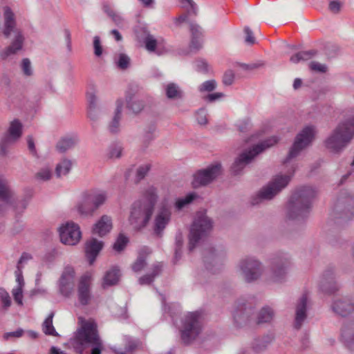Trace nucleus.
<instances>
[{
  "label": "nucleus",
  "mask_w": 354,
  "mask_h": 354,
  "mask_svg": "<svg viewBox=\"0 0 354 354\" xmlns=\"http://www.w3.org/2000/svg\"><path fill=\"white\" fill-rule=\"evenodd\" d=\"M23 288L22 286H17L12 291L14 299L19 305L23 304Z\"/></svg>",
  "instance_id": "obj_55"
},
{
  "label": "nucleus",
  "mask_w": 354,
  "mask_h": 354,
  "mask_svg": "<svg viewBox=\"0 0 354 354\" xmlns=\"http://www.w3.org/2000/svg\"><path fill=\"white\" fill-rule=\"evenodd\" d=\"M196 68L200 73H207L209 72V65L205 60L198 59L196 61Z\"/></svg>",
  "instance_id": "obj_57"
},
{
  "label": "nucleus",
  "mask_w": 354,
  "mask_h": 354,
  "mask_svg": "<svg viewBox=\"0 0 354 354\" xmlns=\"http://www.w3.org/2000/svg\"><path fill=\"white\" fill-rule=\"evenodd\" d=\"M278 140L277 137L272 136L254 145L251 149L242 152L231 167L232 174L234 176L239 175L245 167L250 164L256 156L265 149L272 147L277 143Z\"/></svg>",
  "instance_id": "obj_8"
},
{
  "label": "nucleus",
  "mask_w": 354,
  "mask_h": 354,
  "mask_svg": "<svg viewBox=\"0 0 354 354\" xmlns=\"http://www.w3.org/2000/svg\"><path fill=\"white\" fill-rule=\"evenodd\" d=\"M77 137L66 136L62 138L56 145L57 150L60 153H64L66 151L73 148L77 143Z\"/></svg>",
  "instance_id": "obj_33"
},
{
  "label": "nucleus",
  "mask_w": 354,
  "mask_h": 354,
  "mask_svg": "<svg viewBox=\"0 0 354 354\" xmlns=\"http://www.w3.org/2000/svg\"><path fill=\"white\" fill-rule=\"evenodd\" d=\"M244 32L245 34V42L248 45H253L255 43V37L252 30L248 26H245Z\"/></svg>",
  "instance_id": "obj_58"
},
{
  "label": "nucleus",
  "mask_w": 354,
  "mask_h": 354,
  "mask_svg": "<svg viewBox=\"0 0 354 354\" xmlns=\"http://www.w3.org/2000/svg\"><path fill=\"white\" fill-rule=\"evenodd\" d=\"M94 53L96 56L100 57L102 54V47L101 46L100 39L98 36L93 38Z\"/></svg>",
  "instance_id": "obj_60"
},
{
  "label": "nucleus",
  "mask_w": 354,
  "mask_h": 354,
  "mask_svg": "<svg viewBox=\"0 0 354 354\" xmlns=\"http://www.w3.org/2000/svg\"><path fill=\"white\" fill-rule=\"evenodd\" d=\"M50 176L51 172L48 169H43L36 174L37 178L42 180H48L50 178Z\"/></svg>",
  "instance_id": "obj_63"
},
{
  "label": "nucleus",
  "mask_w": 354,
  "mask_h": 354,
  "mask_svg": "<svg viewBox=\"0 0 354 354\" xmlns=\"http://www.w3.org/2000/svg\"><path fill=\"white\" fill-rule=\"evenodd\" d=\"M217 86V83L216 80H207L204 82H203L199 86H198V91L201 93H205V92H212L214 90L216 89Z\"/></svg>",
  "instance_id": "obj_47"
},
{
  "label": "nucleus",
  "mask_w": 354,
  "mask_h": 354,
  "mask_svg": "<svg viewBox=\"0 0 354 354\" xmlns=\"http://www.w3.org/2000/svg\"><path fill=\"white\" fill-rule=\"evenodd\" d=\"M53 317L54 313L51 312L43 322L42 330L43 332L47 335L57 337L59 336V334L57 333L53 325Z\"/></svg>",
  "instance_id": "obj_39"
},
{
  "label": "nucleus",
  "mask_w": 354,
  "mask_h": 354,
  "mask_svg": "<svg viewBox=\"0 0 354 354\" xmlns=\"http://www.w3.org/2000/svg\"><path fill=\"white\" fill-rule=\"evenodd\" d=\"M239 267L242 277L248 283L257 281L263 272L262 263L252 257L242 259L239 262Z\"/></svg>",
  "instance_id": "obj_12"
},
{
  "label": "nucleus",
  "mask_w": 354,
  "mask_h": 354,
  "mask_svg": "<svg viewBox=\"0 0 354 354\" xmlns=\"http://www.w3.org/2000/svg\"><path fill=\"white\" fill-rule=\"evenodd\" d=\"M341 341L349 350H354V319L345 323L341 330Z\"/></svg>",
  "instance_id": "obj_25"
},
{
  "label": "nucleus",
  "mask_w": 354,
  "mask_h": 354,
  "mask_svg": "<svg viewBox=\"0 0 354 354\" xmlns=\"http://www.w3.org/2000/svg\"><path fill=\"white\" fill-rule=\"evenodd\" d=\"M20 66L24 76L30 77L33 75V69L28 58L22 59Z\"/></svg>",
  "instance_id": "obj_46"
},
{
  "label": "nucleus",
  "mask_w": 354,
  "mask_h": 354,
  "mask_svg": "<svg viewBox=\"0 0 354 354\" xmlns=\"http://www.w3.org/2000/svg\"><path fill=\"white\" fill-rule=\"evenodd\" d=\"M3 18V35L8 38L12 32L15 34L10 44L1 53V58L6 60L8 57L16 55L23 49L25 37L21 30L17 28L15 16L10 8H4Z\"/></svg>",
  "instance_id": "obj_4"
},
{
  "label": "nucleus",
  "mask_w": 354,
  "mask_h": 354,
  "mask_svg": "<svg viewBox=\"0 0 354 354\" xmlns=\"http://www.w3.org/2000/svg\"><path fill=\"white\" fill-rule=\"evenodd\" d=\"M295 171V167L291 165L290 169L288 171V174L276 175L266 186L263 187L256 195L252 196L251 204L256 205L263 201L272 199L288 185Z\"/></svg>",
  "instance_id": "obj_6"
},
{
  "label": "nucleus",
  "mask_w": 354,
  "mask_h": 354,
  "mask_svg": "<svg viewBox=\"0 0 354 354\" xmlns=\"http://www.w3.org/2000/svg\"><path fill=\"white\" fill-rule=\"evenodd\" d=\"M203 315L200 311L189 312L181 319L180 335L182 343L188 346L192 344L202 333Z\"/></svg>",
  "instance_id": "obj_7"
},
{
  "label": "nucleus",
  "mask_w": 354,
  "mask_h": 354,
  "mask_svg": "<svg viewBox=\"0 0 354 354\" xmlns=\"http://www.w3.org/2000/svg\"><path fill=\"white\" fill-rule=\"evenodd\" d=\"M308 297L304 294L297 301L295 308L294 328L299 330L307 318Z\"/></svg>",
  "instance_id": "obj_23"
},
{
  "label": "nucleus",
  "mask_w": 354,
  "mask_h": 354,
  "mask_svg": "<svg viewBox=\"0 0 354 354\" xmlns=\"http://www.w3.org/2000/svg\"><path fill=\"white\" fill-rule=\"evenodd\" d=\"M222 171L220 163H216L207 167L205 169L197 171L193 176L192 186L198 188L206 186L214 181Z\"/></svg>",
  "instance_id": "obj_13"
},
{
  "label": "nucleus",
  "mask_w": 354,
  "mask_h": 354,
  "mask_svg": "<svg viewBox=\"0 0 354 354\" xmlns=\"http://www.w3.org/2000/svg\"><path fill=\"white\" fill-rule=\"evenodd\" d=\"M77 212L82 216H92L95 209L93 208L91 203L87 197L83 202L79 203L77 206Z\"/></svg>",
  "instance_id": "obj_40"
},
{
  "label": "nucleus",
  "mask_w": 354,
  "mask_h": 354,
  "mask_svg": "<svg viewBox=\"0 0 354 354\" xmlns=\"http://www.w3.org/2000/svg\"><path fill=\"white\" fill-rule=\"evenodd\" d=\"M254 314V308L244 298L239 299L232 313L234 324L238 327H243L250 323Z\"/></svg>",
  "instance_id": "obj_14"
},
{
  "label": "nucleus",
  "mask_w": 354,
  "mask_h": 354,
  "mask_svg": "<svg viewBox=\"0 0 354 354\" xmlns=\"http://www.w3.org/2000/svg\"><path fill=\"white\" fill-rule=\"evenodd\" d=\"M335 210L337 212L336 218L339 223L352 219L354 216V197L348 195L338 198Z\"/></svg>",
  "instance_id": "obj_15"
},
{
  "label": "nucleus",
  "mask_w": 354,
  "mask_h": 354,
  "mask_svg": "<svg viewBox=\"0 0 354 354\" xmlns=\"http://www.w3.org/2000/svg\"><path fill=\"white\" fill-rule=\"evenodd\" d=\"M165 95L168 99L178 100L184 96L183 91L179 86L174 82L167 84L165 87Z\"/></svg>",
  "instance_id": "obj_34"
},
{
  "label": "nucleus",
  "mask_w": 354,
  "mask_h": 354,
  "mask_svg": "<svg viewBox=\"0 0 354 354\" xmlns=\"http://www.w3.org/2000/svg\"><path fill=\"white\" fill-rule=\"evenodd\" d=\"M223 257L222 251H218L214 248H209L205 251L204 263L206 270L212 273H216L218 268H214V265L218 264Z\"/></svg>",
  "instance_id": "obj_24"
},
{
  "label": "nucleus",
  "mask_w": 354,
  "mask_h": 354,
  "mask_svg": "<svg viewBox=\"0 0 354 354\" xmlns=\"http://www.w3.org/2000/svg\"><path fill=\"white\" fill-rule=\"evenodd\" d=\"M158 198L157 189L151 186L145 190L140 199L132 204L129 221L134 229L140 230L147 225Z\"/></svg>",
  "instance_id": "obj_1"
},
{
  "label": "nucleus",
  "mask_w": 354,
  "mask_h": 354,
  "mask_svg": "<svg viewBox=\"0 0 354 354\" xmlns=\"http://www.w3.org/2000/svg\"><path fill=\"white\" fill-rule=\"evenodd\" d=\"M151 169V165L149 163L140 165L136 173V180L140 182L141 180L145 178L149 170Z\"/></svg>",
  "instance_id": "obj_45"
},
{
  "label": "nucleus",
  "mask_w": 354,
  "mask_h": 354,
  "mask_svg": "<svg viewBox=\"0 0 354 354\" xmlns=\"http://www.w3.org/2000/svg\"><path fill=\"white\" fill-rule=\"evenodd\" d=\"M290 266V257L287 253L280 252L275 254L270 260L269 279L275 283L284 281Z\"/></svg>",
  "instance_id": "obj_10"
},
{
  "label": "nucleus",
  "mask_w": 354,
  "mask_h": 354,
  "mask_svg": "<svg viewBox=\"0 0 354 354\" xmlns=\"http://www.w3.org/2000/svg\"><path fill=\"white\" fill-rule=\"evenodd\" d=\"M72 162L71 160L64 159L61 162L57 165L55 168L56 176L59 178L68 174L71 169Z\"/></svg>",
  "instance_id": "obj_42"
},
{
  "label": "nucleus",
  "mask_w": 354,
  "mask_h": 354,
  "mask_svg": "<svg viewBox=\"0 0 354 354\" xmlns=\"http://www.w3.org/2000/svg\"><path fill=\"white\" fill-rule=\"evenodd\" d=\"M11 86V80L10 77L6 75L3 74L1 77L0 80V88L3 91L6 93H8L10 90Z\"/></svg>",
  "instance_id": "obj_52"
},
{
  "label": "nucleus",
  "mask_w": 354,
  "mask_h": 354,
  "mask_svg": "<svg viewBox=\"0 0 354 354\" xmlns=\"http://www.w3.org/2000/svg\"><path fill=\"white\" fill-rule=\"evenodd\" d=\"M75 272L73 267L66 266L59 280V290L64 297H69L74 288Z\"/></svg>",
  "instance_id": "obj_18"
},
{
  "label": "nucleus",
  "mask_w": 354,
  "mask_h": 354,
  "mask_svg": "<svg viewBox=\"0 0 354 354\" xmlns=\"http://www.w3.org/2000/svg\"><path fill=\"white\" fill-rule=\"evenodd\" d=\"M122 100L118 99L116 101V108L114 111V115L108 127L109 131L111 133H117L120 131V120L122 118Z\"/></svg>",
  "instance_id": "obj_28"
},
{
  "label": "nucleus",
  "mask_w": 354,
  "mask_h": 354,
  "mask_svg": "<svg viewBox=\"0 0 354 354\" xmlns=\"http://www.w3.org/2000/svg\"><path fill=\"white\" fill-rule=\"evenodd\" d=\"M197 197L198 195L195 192H190L185 197L178 198L176 201L175 207L177 209L180 210L186 205L190 204Z\"/></svg>",
  "instance_id": "obj_43"
},
{
  "label": "nucleus",
  "mask_w": 354,
  "mask_h": 354,
  "mask_svg": "<svg viewBox=\"0 0 354 354\" xmlns=\"http://www.w3.org/2000/svg\"><path fill=\"white\" fill-rule=\"evenodd\" d=\"M87 100L88 104V116L90 119H93V118H92V111L96 109L97 97L93 93H88Z\"/></svg>",
  "instance_id": "obj_49"
},
{
  "label": "nucleus",
  "mask_w": 354,
  "mask_h": 354,
  "mask_svg": "<svg viewBox=\"0 0 354 354\" xmlns=\"http://www.w3.org/2000/svg\"><path fill=\"white\" fill-rule=\"evenodd\" d=\"M339 288V285L335 281L334 268L332 267L327 268L321 277L319 289L325 294L332 295L338 291Z\"/></svg>",
  "instance_id": "obj_19"
},
{
  "label": "nucleus",
  "mask_w": 354,
  "mask_h": 354,
  "mask_svg": "<svg viewBox=\"0 0 354 354\" xmlns=\"http://www.w3.org/2000/svg\"><path fill=\"white\" fill-rule=\"evenodd\" d=\"M207 116V110L204 108L198 109L196 113V120L201 125H205L207 124L208 120Z\"/></svg>",
  "instance_id": "obj_53"
},
{
  "label": "nucleus",
  "mask_w": 354,
  "mask_h": 354,
  "mask_svg": "<svg viewBox=\"0 0 354 354\" xmlns=\"http://www.w3.org/2000/svg\"><path fill=\"white\" fill-rule=\"evenodd\" d=\"M13 197V192L10 189L6 180L0 179V201L9 203Z\"/></svg>",
  "instance_id": "obj_38"
},
{
  "label": "nucleus",
  "mask_w": 354,
  "mask_h": 354,
  "mask_svg": "<svg viewBox=\"0 0 354 354\" xmlns=\"http://www.w3.org/2000/svg\"><path fill=\"white\" fill-rule=\"evenodd\" d=\"M315 129L313 126L304 127L296 136L292 146L290 147L288 154L283 161V164H288L290 160L297 157L300 152L309 146L315 138Z\"/></svg>",
  "instance_id": "obj_11"
},
{
  "label": "nucleus",
  "mask_w": 354,
  "mask_h": 354,
  "mask_svg": "<svg viewBox=\"0 0 354 354\" xmlns=\"http://www.w3.org/2000/svg\"><path fill=\"white\" fill-rule=\"evenodd\" d=\"M147 263L145 257L140 256L132 265V270L135 272H140L145 267Z\"/></svg>",
  "instance_id": "obj_54"
},
{
  "label": "nucleus",
  "mask_w": 354,
  "mask_h": 354,
  "mask_svg": "<svg viewBox=\"0 0 354 354\" xmlns=\"http://www.w3.org/2000/svg\"><path fill=\"white\" fill-rule=\"evenodd\" d=\"M127 108L131 111L133 113H140L145 106L143 101L137 98V97L131 92L126 94Z\"/></svg>",
  "instance_id": "obj_30"
},
{
  "label": "nucleus",
  "mask_w": 354,
  "mask_h": 354,
  "mask_svg": "<svg viewBox=\"0 0 354 354\" xmlns=\"http://www.w3.org/2000/svg\"><path fill=\"white\" fill-rule=\"evenodd\" d=\"M316 191L310 186H301L292 193L287 205V217L290 220L301 221L306 218L310 212L312 201Z\"/></svg>",
  "instance_id": "obj_3"
},
{
  "label": "nucleus",
  "mask_w": 354,
  "mask_h": 354,
  "mask_svg": "<svg viewBox=\"0 0 354 354\" xmlns=\"http://www.w3.org/2000/svg\"><path fill=\"white\" fill-rule=\"evenodd\" d=\"M234 80V73L232 70H227L225 72L223 77V83L225 86L232 84Z\"/></svg>",
  "instance_id": "obj_56"
},
{
  "label": "nucleus",
  "mask_w": 354,
  "mask_h": 354,
  "mask_svg": "<svg viewBox=\"0 0 354 354\" xmlns=\"http://www.w3.org/2000/svg\"><path fill=\"white\" fill-rule=\"evenodd\" d=\"M171 207L165 203H162L158 208L153 221V230L156 236H162L165 229L171 221Z\"/></svg>",
  "instance_id": "obj_16"
},
{
  "label": "nucleus",
  "mask_w": 354,
  "mask_h": 354,
  "mask_svg": "<svg viewBox=\"0 0 354 354\" xmlns=\"http://www.w3.org/2000/svg\"><path fill=\"white\" fill-rule=\"evenodd\" d=\"M103 242L98 241L95 238H92L87 241L85 244L86 257L90 265L95 261L97 256L103 248Z\"/></svg>",
  "instance_id": "obj_26"
},
{
  "label": "nucleus",
  "mask_w": 354,
  "mask_h": 354,
  "mask_svg": "<svg viewBox=\"0 0 354 354\" xmlns=\"http://www.w3.org/2000/svg\"><path fill=\"white\" fill-rule=\"evenodd\" d=\"M22 133V124L17 119L11 122L8 133L4 136H8L12 141H15L19 138Z\"/></svg>",
  "instance_id": "obj_36"
},
{
  "label": "nucleus",
  "mask_w": 354,
  "mask_h": 354,
  "mask_svg": "<svg viewBox=\"0 0 354 354\" xmlns=\"http://www.w3.org/2000/svg\"><path fill=\"white\" fill-rule=\"evenodd\" d=\"M24 333V330L22 328H19L17 330H16L15 331L8 332V333H4L3 338L6 340L8 339L10 337L19 338V337H22Z\"/></svg>",
  "instance_id": "obj_61"
},
{
  "label": "nucleus",
  "mask_w": 354,
  "mask_h": 354,
  "mask_svg": "<svg viewBox=\"0 0 354 354\" xmlns=\"http://www.w3.org/2000/svg\"><path fill=\"white\" fill-rule=\"evenodd\" d=\"M112 229V220L110 216L103 215L94 225L92 229L93 234L102 237L109 233Z\"/></svg>",
  "instance_id": "obj_27"
},
{
  "label": "nucleus",
  "mask_w": 354,
  "mask_h": 354,
  "mask_svg": "<svg viewBox=\"0 0 354 354\" xmlns=\"http://www.w3.org/2000/svg\"><path fill=\"white\" fill-rule=\"evenodd\" d=\"M354 137V118L340 122L327 138L325 145L333 153L342 151Z\"/></svg>",
  "instance_id": "obj_5"
},
{
  "label": "nucleus",
  "mask_w": 354,
  "mask_h": 354,
  "mask_svg": "<svg viewBox=\"0 0 354 354\" xmlns=\"http://www.w3.org/2000/svg\"><path fill=\"white\" fill-rule=\"evenodd\" d=\"M77 298L80 304L83 306L88 305L91 300V279L88 274H84L79 279Z\"/></svg>",
  "instance_id": "obj_20"
},
{
  "label": "nucleus",
  "mask_w": 354,
  "mask_h": 354,
  "mask_svg": "<svg viewBox=\"0 0 354 354\" xmlns=\"http://www.w3.org/2000/svg\"><path fill=\"white\" fill-rule=\"evenodd\" d=\"M317 50L315 49L300 51L292 55L290 58V61L293 64H297L300 62L308 61L314 57L315 55H317Z\"/></svg>",
  "instance_id": "obj_37"
},
{
  "label": "nucleus",
  "mask_w": 354,
  "mask_h": 354,
  "mask_svg": "<svg viewBox=\"0 0 354 354\" xmlns=\"http://www.w3.org/2000/svg\"><path fill=\"white\" fill-rule=\"evenodd\" d=\"M8 203H11L15 211L19 214L21 213L28 206V201L25 198L15 201H11V199H10V202Z\"/></svg>",
  "instance_id": "obj_50"
},
{
  "label": "nucleus",
  "mask_w": 354,
  "mask_h": 354,
  "mask_svg": "<svg viewBox=\"0 0 354 354\" xmlns=\"http://www.w3.org/2000/svg\"><path fill=\"white\" fill-rule=\"evenodd\" d=\"M122 148L119 145H113L110 149L111 158H120L121 156Z\"/></svg>",
  "instance_id": "obj_62"
},
{
  "label": "nucleus",
  "mask_w": 354,
  "mask_h": 354,
  "mask_svg": "<svg viewBox=\"0 0 354 354\" xmlns=\"http://www.w3.org/2000/svg\"><path fill=\"white\" fill-rule=\"evenodd\" d=\"M0 299L2 303V308L7 310L12 302L9 293L3 288H0Z\"/></svg>",
  "instance_id": "obj_48"
},
{
  "label": "nucleus",
  "mask_w": 354,
  "mask_h": 354,
  "mask_svg": "<svg viewBox=\"0 0 354 354\" xmlns=\"http://www.w3.org/2000/svg\"><path fill=\"white\" fill-rule=\"evenodd\" d=\"M330 310L337 315L346 317L354 312V302L348 297L336 298L331 303Z\"/></svg>",
  "instance_id": "obj_21"
},
{
  "label": "nucleus",
  "mask_w": 354,
  "mask_h": 354,
  "mask_svg": "<svg viewBox=\"0 0 354 354\" xmlns=\"http://www.w3.org/2000/svg\"><path fill=\"white\" fill-rule=\"evenodd\" d=\"M116 64L120 69L125 70L130 65V58L126 54L120 53L118 55Z\"/></svg>",
  "instance_id": "obj_51"
},
{
  "label": "nucleus",
  "mask_w": 354,
  "mask_h": 354,
  "mask_svg": "<svg viewBox=\"0 0 354 354\" xmlns=\"http://www.w3.org/2000/svg\"><path fill=\"white\" fill-rule=\"evenodd\" d=\"M309 66L312 71L319 73H326L327 71V66L325 64H322L317 62H311Z\"/></svg>",
  "instance_id": "obj_59"
},
{
  "label": "nucleus",
  "mask_w": 354,
  "mask_h": 354,
  "mask_svg": "<svg viewBox=\"0 0 354 354\" xmlns=\"http://www.w3.org/2000/svg\"><path fill=\"white\" fill-rule=\"evenodd\" d=\"M190 31L192 34L190 48L192 50H198L202 47V29L198 25L196 24H191Z\"/></svg>",
  "instance_id": "obj_29"
},
{
  "label": "nucleus",
  "mask_w": 354,
  "mask_h": 354,
  "mask_svg": "<svg viewBox=\"0 0 354 354\" xmlns=\"http://www.w3.org/2000/svg\"><path fill=\"white\" fill-rule=\"evenodd\" d=\"M141 30L145 33V37L143 41L145 44L146 49L149 52H155L158 45V41L150 34L147 29H141Z\"/></svg>",
  "instance_id": "obj_41"
},
{
  "label": "nucleus",
  "mask_w": 354,
  "mask_h": 354,
  "mask_svg": "<svg viewBox=\"0 0 354 354\" xmlns=\"http://www.w3.org/2000/svg\"><path fill=\"white\" fill-rule=\"evenodd\" d=\"M124 348L115 350L116 354H134L138 351H143L145 343L138 338L129 335H124L123 337Z\"/></svg>",
  "instance_id": "obj_22"
},
{
  "label": "nucleus",
  "mask_w": 354,
  "mask_h": 354,
  "mask_svg": "<svg viewBox=\"0 0 354 354\" xmlns=\"http://www.w3.org/2000/svg\"><path fill=\"white\" fill-rule=\"evenodd\" d=\"M87 197L88 198V201H91L93 208L96 211L105 203L108 198V195L106 192L100 190L93 192Z\"/></svg>",
  "instance_id": "obj_31"
},
{
  "label": "nucleus",
  "mask_w": 354,
  "mask_h": 354,
  "mask_svg": "<svg viewBox=\"0 0 354 354\" xmlns=\"http://www.w3.org/2000/svg\"><path fill=\"white\" fill-rule=\"evenodd\" d=\"M71 344L79 354H83L84 350L89 346H92L91 354H101L103 349L97 325L91 322H85L82 324L71 339Z\"/></svg>",
  "instance_id": "obj_2"
},
{
  "label": "nucleus",
  "mask_w": 354,
  "mask_h": 354,
  "mask_svg": "<svg viewBox=\"0 0 354 354\" xmlns=\"http://www.w3.org/2000/svg\"><path fill=\"white\" fill-rule=\"evenodd\" d=\"M274 316V312L272 308L268 306L263 307L257 314V324H261L270 323Z\"/></svg>",
  "instance_id": "obj_35"
},
{
  "label": "nucleus",
  "mask_w": 354,
  "mask_h": 354,
  "mask_svg": "<svg viewBox=\"0 0 354 354\" xmlns=\"http://www.w3.org/2000/svg\"><path fill=\"white\" fill-rule=\"evenodd\" d=\"M128 242V238L123 234H120L113 245V249L118 252H120L125 248Z\"/></svg>",
  "instance_id": "obj_44"
},
{
  "label": "nucleus",
  "mask_w": 354,
  "mask_h": 354,
  "mask_svg": "<svg viewBox=\"0 0 354 354\" xmlns=\"http://www.w3.org/2000/svg\"><path fill=\"white\" fill-rule=\"evenodd\" d=\"M268 342H261L259 339H255L252 344V348L256 352H260L268 345Z\"/></svg>",
  "instance_id": "obj_64"
},
{
  "label": "nucleus",
  "mask_w": 354,
  "mask_h": 354,
  "mask_svg": "<svg viewBox=\"0 0 354 354\" xmlns=\"http://www.w3.org/2000/svg\"><path fill=\"white\" fill-rule=\"evenodd\" d=\"M59 232L62 243L69 245L77 244L82 236L80 227L73 222H67L62 225Z\"/></svg>",
  "instance_id": "obj_17"
},
{
  "label": "nucleus",
  "mask_w": 354,
  "mask_h": 354,
  "mask_svg": "<svg viewBox=\"0 0 354 354\" xmlns=\"http://www.w3.org/2000/svg\"><path fill=\"white\" fill-rule=\"evenodd\" d=\"M212 227V221L204 214H198L191 226L189 234V250L192 251Z\"/></svg>",
  "instance_id": "obj_9"
},
{
  "label": "nucleus",
  "mask_w": 354,
  "mask_h": 354,
  "mask_svg": "<svg viewBox=\"0 0 354 354\" xmlns=\"http://www.w3.org/2000/svg\"><path fill=\"white\" fill-rule=\"evenodd\" d=\"M120 277V271L117 267H113L108 270L104 277L102 286L106 288L108 286L115 285Z\"/></svg>",
  "instance_id": "obj_32"
}]
</instances>
